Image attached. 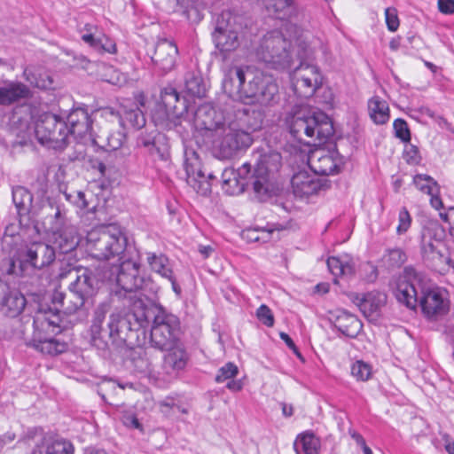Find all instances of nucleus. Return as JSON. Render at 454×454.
<instances>
[{
    "label": "nucleus",
    "instance_id": "obj_61",
    "mask_svg": "<svg viewBox=\"0 0 454 454\" xmlns=\"http://www.w3.org/2000/svg\"><path fill=\"white\" fill-rule=\"evenodd\" d=\"M122 423L125 427L129 428L137 429L139 431H143V426L139 422L138 419L135 414L126 413L122 416Z\"/></svg>",
    "mask_w": 454,
    "mask_h": 454
},
{
    "label": "nucleus",
    "instance_id": "obj_64",
    "mask_svg": "<svg viewBox=\"0 0 454 454\" xmlns=\"http://www.w3.org/2000/svg\"><path fill=\"white\" fill-rule=\"evenodd\" d=\"M438 9L442 13H454V0H438Z\"/></svg>",
    "mask_w": 454,
    "mask_h": 454
},
{
    "label": "nucleus",
    "instance_id": "obj_23",
    "mask_svg": "<svg viewBox=\"0 0 454 454\" xmlns=\"http://www.w3.org/2000/svg\"><path fill=\"white\" fill-rule=\"evenodd\" d=\"M178 50L176 45L168 40L157 43L152 61L162 74H167L174 69L177 59Z\"/></svg>",
    "mask_w": 454,
    "mask_h": 454
},
{
    "label": "nucleus",
    "instance_id": "obj_59",
    "mask_svg": "<svg viewBox=\"0 0 454 454\" xmlns=\"http://www.w3.org/2000/svg\"><path fill=\"white\" fill-rule=\"evenodd\" d=\"M385 16L387 28L391 32L396 31L399 27V20L397 17L396 10L395 8H387L385 10Z\"/></svg>",
    "mask_w": 454,
    "mask_h": 454
},
{
    "label": "nucleus",
    "instance_id": "obj_18",
    "mask_svg": "<svg viewBox=\"0 0 454 454\" xmlns=\"http://www.w3.org/2000/svg\"><path fill=\"white\" fill-rule=\"evenodd\" d=\"M293 192L296 197L303 198L325 191L330 187L326 178L318 177L315 173L300 171L291 180Z\"/></svg>",
    "mask_w": 454,
    "mask_h": 454
},
{
    "label": "nucleus",
    "instance_id": "obj_33",
    "mask_svg": "<svg viewBox=\"0 0 454 454\" xmlns=\"http://www.w3.org/2000/svg\"><path fill=\"white\" fill-rule=\"evenodd\" d=\"M26 306L24 295L18 290H9L0 299V311L5 316L15 317L19 316Z\"/></svg>",
    "mask_w": 454,
    "mask_h": 454
},
{
    "label": "nucleus",
    "instance_id": "obj_14",
    "mask_svg": "<svg viewBox=\"0 0 454 454\" xmlns=\"http://www.w3.org/2000/svg\"><path fill=\"white\" fill-rule=\"evenodd\" d=\"M125 317L120 314H111L108 327L112 328L113 345L121 347L131 346L137 338V331L142 326L137 325L130 309Z\"/></svg>",
    "mask_w": 454,
    "mask_h": 454
},
{
    "label": "nucleus",
    "instance_id": "obj_48",
    "mask_svg": "<svg viewBox=\"0 0 454 454\" xmlns=\"http://www.w3.org/2000/svg\"><path fill=\"white\" fill-rule=\"evenodd\" d=\"M162 104L168 111H177L179 103V94L174 88H165L160 94Z\"/></svg>",
    "mask_w": 454,
    "mask_h": 454
},
{
    "label": "nucleus",
    "instance_id": "obj_27",
    "mask_svg": "<svg viewBox=\"0 0 454 454\" xmlns=\"http://www.w3.org/2000/svg\"><path fill=\"white\" fill-rule=\"evenodd\" d=\"M12 201L17 208L20 216V224L27 229L30 228L31 209L33 195L23 186H17L12 189ZM33 231L38 232L37 227L32 223Z\"/></svg>",
    "mask_w": 454,
    "mask_h": 454
},
{
    "label": "nucleus",
    "instance_id": "obj_55",
    "mask_svg": "<svg viewBox=\"0 0 454 454\" xmlns=\"http://www.w3.org/2000/svg\"><path fill=\"white\" fill-rule=\"evenodd\" d=\"M395 136L403 142L411 140V133L407 122L403 119H396L394 121Z\"/></svg>",
    "mask_w": 454,
    "mask_h": 454
},
{
    "label": "nucleus",
    "instance_id": "obj_5",
    "mask_svg": "<svg viewBox=\"0 0 454 454\" xmlns=\"http://www.w3.org/2000/svg\"><path fill=\"white\" fill-rule=\"evenodd\" d=\"M254 54L258 61L273 69H287L294 62L291 42L278 30L270 31L260 39Z\"/></svg>",
    "mask_w": 454,
    "mask_h": 454
},
{
    "label": "nucleus",
    "instance_id": "obj_12",
    "mask_svg": "<svg viewBox=\"0 0 454 454\" xmlns=\"http://www.w3.org/2000/svg\"><path fill=\"white\" fill-rule=\"evenodd\" d=\"M295 57L300 64L290 74L293 90L298 97L309 98L322 83L321 74L316 66L308 62L307 49L298 51Z\"/></svg>",
    "mask_w": 454,
    "mask_h": 454
},
{
    "label": "nucleus",
    "instance_id": "obj_57",
    "mask_svg": "<svg viewBox=\"0 0 454 454\" xmlns=\"http://www.w3.org/2000/svg\"><path fill=\"white\" fill-rule=\"evenodd\" d=\"M398 221H399V223L396 228V232L399 235H402L409 230L411 223V215L405 207H403L400 210Z\"/></svg>",
    "mask_w": 454,
    "mask_h": 454
},
{
    "label": "nucleus",
    "instance_id": "obj_26",
    "mask_svg": "<svg viewBox=\"0 0 454 454\" xmlns=\"http://www.w3.org/2000/svg\"><path fill=\"white\" fill-rule=\"evenodd\" d=\"M71 273L75 274L69 286L87 301L93 297L98 290V279L91 270L82 268L80 270H73Z\"/></svg>",
    "mask_w": 454,
    "mask_h": 454
},
{
    "label": "nucleus",
    "instance_id": "obj_39",
    "mask_svg": "<svg viewBox=\"0 0 454 454\" xmlns=\"http://www.w3.org/2000/svg\"><path fill=\"white\" fill-rule=\"evenodd\" d=\"M147 262L153 271L158 273L164 278H171L173 270L169 260L164 254H147Z\"/></svg>",
    "mask_w": 454,
    "mask_h": 454
},
{
    "label": "nucleus",
    "instance_id": "obj_3",
    "mask_svg": "<svg viewBox=\"0 0 454 454\" xmlns=\"http://www.w3.org/2000/svg\"><path fill=\"white\" fill-rule=\"evenodd\" d=\"M292 136L301 143L311 138L318 144L324 143L334 130L330 118L322 112H315L307 106L295 107L287 118Z\"/></svg>",
    "mask_w": 454,
    "mask_h": 454
},
{
    "label": "nucleus",
    "instance_id": "obj_52",
    "mask_svg": "<svg viewBox=\"0 0 454 454\" xmlns=\"http://www.w3.org/2000/svg\"><path fill=\"white\" fill-rule=\"evenodd\" d=\"M46 454H74L73 446L66 441H56L47 447Z\"/></svg>",
    "mask_w": 454,
    "mask_h": 454
},
{
    "label": "nucleus",
    "instance_id": "obj_51",
    "mask_svg": "<svg viewBox=\"0 0 454 454\" xmlns=\"http://www.w3.org/2000/svg\"><path fill=\"white\" fill-rule=\"evenodd\" d=\"M247 184V182H243L238 176H235L225 184H222V188L229 195H238L245 191V187Z\"/></svg>",
    "mask_w": 454,
    "mask_h": 454
},
{
    "label": "nucleus",
    "instance_id": "obj_10",
    "mask_svg": "<svg viewBox=\"0 0 454 454\" xmlns=\"http://www.w3.org/2000/svg\"><path fill=\"white\" fill-rule=\"evenodd\" d=\"M56 258L54 248L50 243L43 241H26L13 258L8 261V274H15V261L20 266H30L41 270L51 264Z\"/></svg>",
    "mask_w": 454,
    "mask_h": 454
},
{
    "label": "nucleus",
    "instance_id": "obj_21",
    "mask_svg": "<svg viewBox=\"0 0 454 454\" xmlns=\"http://www.w3.org/2000/svg\"><path fill=\"white\" fill-rule=\"evenodd\" d=\"M352 301L358 306L361 312L369 320H377L382 307L387 303V294L372 291L365 294H354Z\"/></svg>",
    "mask_w": 454,
    "mask_h": 454
},
{
    "label": "nucleus",
    "instance_id": "obj_25",
    "mask_svg": "<svg viewBox=\"0 0 454 454\" xmlns=\"http://www.w3.org/2000/svg\"><path fill=\"white\" fill-rule=\"evenodd\" d=\"M407 281L400 282L395 290V297L400 303L409 309H414L419 300L415 281L419 280V274L412 267L404 270Z\"/></svg>",
    "mask_w": 454,
    "mask_h": 454
},
{
    "label": "nucleus",
    "instance_id": "obj_30",
    "mask_svg": "<svg viewBox=\"0 0 454 454\" xmlns=\"http://www.w3.org/2000/svg\"><path fill=\"white\" fill-rule=\"evenodd\" d=\"M29 97V88L20 82L5 81L0 84V106H8Z\"/></svg>",
    "mask_w": 454,
    "mask_h": 454
},
{
    "label": "nucleus",
    "instance_id": "obj_22",
    "mask_svg": "<svg viewBox=\"0 0 454 454\" xmlns=\"http://www.w3.org/2000/svg\"><path fill=\"white\" fill-rule=\"evenodd\" d=\"M54 248L55 254H69L73 252L79 244V238L75 227L64 225L52 231L49 239Z\"/></svg>",
    "mask_w": 454,
    "mask_h": 454
},
{
    "label": "nucleus",
    "instance_id": "obj_47",
    "mask_svg": "<svg viewBox=\"0 0 454 454\" xmlns=\"http://www.w3.org/2000/svg\"><path fill=\"white\" fill-rule=\"evenodd\" d=\"M406 261V255L401 248L387 250L383 257V262L390 268L401 267Z\"/></svg>",
    "mask_w": 454,
    "mask_h": 454
},
{
    "label": "nucleus",
    "instance_id": "obj_6",
    "mask_svg": "<svg viewBox=\"0 0 454 454\" xmlns=\"http://www.w3.org/2000/svg\"><path fill=\"white\" fill-rule=\"evenodd\" d=\"M126 247L127 238L117 225L103 226L87 234V251L98 260L119 256Z\"/></svg>",
    "mask_w": 454,
    "mask_h": 454
},
{
    "label": "nucleus",
    "instance_id": "obj_41",
    "mask_svg": "<svg viewBox=\"0 0 454 454\" xmlns=\"http://www.w3.org/2000/svg\"><path fill=\"white\" fill-rule=\"evenodd\" d=\"M294 446L298 453L302 450L305 454H317L319 440L313 434L306 433L301 434Z\"/></svg>",
    "mask_w": 454,
    "mask_h": 454
},
{
    "label": "nucleus",
    "instance_id": "obj_7",
    "mask_svg": "<svg viewBox=\"0 0 454 454\" xmlns=\"http://www.w3.org/2000/svg\"><path fill=\"white\" fill-rule=\"evenodd\" d=\"M209 143L216 158L227 160L247 149L253 143V137L248 131L232 124H224L220 129H216V133H212Z\"/></svg>",
    "mask_w": 454,
    "mask_h": 454
},
{
    "label": "nucleus",
    "instance_id": "obj_38",
    "mask_svg": "<svg viewBox=\"0 0 454 454\" xmlns=\"http://www.w3.org/2000/svg\"><path fill=\"white\" fill-rule=\"evenodd\" d=\"M327 267L330 272L335 277L352 276L355 273V266L351 260L332 256L327 259ZM334 283L338 281L334 278Z\"/></svg>",
    "mask_w": 454,
    "mask_h": 454
},
{
    "label": "nucleus",
    "instance_id": "obj_50",
    "mask_svg": "<svg viewBox=\"0 0 454 454\" xmlns=\"http://www.w3.org/2000/svg\"><path fill=\"white\" fill-rule=\"evenodd\" d=\"M239 372V369L233 363H227L224 366L218 370V373L215 376V381L218 383L224 382L227 380H231Z\"/></svg>",
    "mask_w": 454,
    "mask_h": 454
},
{
    "label": "nucleus",
    "instance_id": "obj_34",
    "mask_svg": "<svg viewBox=\"0 0 454 454\" xmlns=\"http://www.w3.org/2000/svg\"><path fill=\"white\" fill-rule=\"evenodd\" d=\"M17 230L16 224L7 225L2 238V248L9 254L10 258H13L14 254L23 246L21 235Z\"/></svg>",
    "mask_w": 454,
    "mask_h": 454
},
{
    "label": "nucleus",
    "instance_id": "obj_44",
    "mask_svg": "<svg viewBox=\"0 0 454 454\" xmlns=\"http://www.w3.org/2000/svg\"><path fill=\"white\" fill-rule=\"evenodd\" d=\"M91 343L98 349H106L109 344H113L112 328L106 326L100 327L98 333H90Z\"/></svg>",
    "mask_w": 454,
    "mask_h": 454
},
{
    "label": "nucleus",
    "instance_id": "obj_56",
    "mask_svg": "<svg viewBox=\"0 0 454 454\" xmlns=\"http://www.w3.org/2000/svg\"><path fill=\"white\" fill-rule=\"evenodd\" d=\"M256 317L258 320L268 327H271L274 325V316L270 309L265 305H261L256 310Z\"/></svg>",
    "mask_w": 454,
    "mask_h": 454
},
{
    "label": "nucleus",
    "instance_id": "obj_15",
    "mask_svg": "<svg viewBox=\"0 0 454 454\" xmlns=\"http://www.w3.org/2000/svg\"><path fill=\"white\" fill-rule=\"evenodd\" d=\"M104 121L99 123L98 131L90 134L93 145L104 151H115L121 147L125 135L124 132L115 129L118 123L114 119L103 114Z\"/></svg>",
    "mask_w": 454,
    "mask_h": 454
},
{
    "label": "nucleus",
    "instance_id": "obj_62",
    "mask_svg": "<svg viewBox=\"0 0 454 454\" xmlns=\"http://www.w3.org/2000/svg\"><path fill=\"white\" fill-rule=\"evenodd\" d=\"M404 154L408 163L418 164L420 161L419 149L413 145L406 146Z\"/></svg>",
    "mask_w": 454,
    "mask_h": 454
},
{
    "label": "nucleus",
    "instance_id": "obj_54",
    "mask_svg": "<svg viewBox=\"0 0 454 454\" xmlns=\"http://www.w3.org/2000/svg\"><path fill=\"white\" fill-rule=\"evenodd\" d=\"M273 232L272 230L259 231L257 229L247 230L243 232L244 237L250 242H265L269 236Z\"/></svg>",
    "mask_w": 454,
    "mask_h": 454
},
{
    "label": "nucleus",
    "instance_id": "obj_32",
    "mask_svg": "<svg viewBox=\"0 0 454 454\" xmlns=\"http://www.w3.org/2000/svg\"><path fill=\"white\" fill-rule=\"evenodd\" d=\"M333 324L336 329L349 338H356L363 329V324L358 317L344 310L338 311Z\"/></svg>",
    "mask_w": 454,
    "mask_h": 454
},
{
    "label": "nucleus",
    "instance_id": "obj_31",
    "mask_svg": "<svg viewBox=\"0 0 454 454\" xmlns=\"http://www.w3.org/2000/svg\"><path fill=\"white\" fill-rule=\"evenodd\" d=\"M168 353L164 356L163 369L168 374L183 370L188 360V355L181 343L176 344L173 348H165Z\"/></svg>",
    "mask_w": 454,
    "mask_h": 454
},
{
    "label": "nucleus",
    "instance_id": "obj_9",
    "mask_svg": "<svg viewBox=\"0 0 454 454\" xmlns=\"http://www.w3.org/2000/svg\"><path fill=\"white\" fill-rule=\"evenodd\" d=\"M281 159V154L274 151L259 154L251 178L254 192L260 200L270 197L275 192L277 189L275 176L280 168Z\"/></svg>",
    "mask_w": 454,
    "mask_h": 454
},
{
    "label": "nucleus",
    "instance_id": "obj_20",
    "mask_svg": "<svg viewBox=\"0 0 454 454\" xmlns=\"http://www.w3.org/2000/svg\"><path fill=\"white\" fill-rule=\"evenodd\" d=\"M104 115L106 119L108 117L114 119L118 123V126L122 128L129 126L130 128L139 129L146 123L145 114L135 104H131L130 106L122 105L120 112L117 114H115L112 109H106L104 111Z\"/></svg>",
    "mask_w": 454,
    "mask_h": 454
},
{
    "label": "nucleus",
    "instance_id": "obj_60",
    "mask_svg": "<svg viewBox=\"0 0 454 454\" xmlns=\"http://www.w3.org/2000/svg\"><path fill=\"white\" fill-rule=\"evenodd\" d=\"M82 268H76L73 263L71 262H61L58 277L60 279L70 278H74L75 277V274L71 273L73 270H80Z\"/></svg>",
    "mask_w": 454,
    "mask_h": 454
},
{
    "label": "nucleus",
    "instance_id": "obj_1",
    "mask_svg": "<svg viewBox=\"0 0 454 454\" xmlns=\"http://www.w3.org/2000/svg\"><path fill=\"white\" fill-rule=\"evenodd\" d=\"M228 97L245 105L267 106L278 101V86L275 79L263 71L248 66L229 67L223 80Z\"/></svg>",
    "mask_w": 454,
    "mask_h": 454
},
{
    "label": "nucleus",
    "instance_id": "obj_36",
    "mask_svg": "<svg viewBox=\"0 0 454 454\" xmlns=\"http://www.w3.org/2000/svg\"><path fill=\"white\" fill-rule=\"evenodd\" d=\"M370 117L376 124H385L389 119V108L386 101L373 97L368 102Z\"/></svg>",
    "mask_w": 454,
    "mask_h": 454
},
{
    "label": "nucleus",
    "instance_id": "obj_43",
    "mask_svg": "<svg viewBox=\"0 0 454 454\" xmlns=\"http://www.w3.org/2000/svg\"><path fill=\"white\" fill-rule=\"evenodd\" d=\"M416 187L424 193L433 195L439 193V185L433 177L427 175L419 174L413 178Z\"/></svg>",
    "mask_w": 454,
    "mask_h": 454
},
{
    "label": "nucleus",
    "instance_id": "obj_37",
    "mask_svg": "<svg viewBox=\"0 0 454 454\" xmlns=\"http://www.w3.org/2000/svg\"><path fill=\"white\" fill-rule=\"evenodd\" d=\"M25 79L32 85L42 90L53 89V79L40 69L26 67L23 72Z\"/></svg>",
    "mask_w": 454,
    "mask_h": 454
},
{
    "label": "nucleus",
    "instance_id": "obj_4",
    "mask_svg": "<svg viewBox=\"0 0 454 454\" xmlns=\"http://www.w3.org/2000/svg\"><path fill=\"white\" fill-rule=\"evenodd\" d=\"M118 289L112 294V301L121 302L123 308L130 309L134 314L137 301L145 306L152 300L144 294L145 279L139 276V263L131 259H127L120 264L116 278Z\"/></svg>",
    "mask_w": 454,
    "mask_h": 454
},
{
    "label": "nucleus",
    "instance_id": "obj_24",
    "mask_svg": "<svg viewBox=\"0 0 454 454\" xmlns=\"http://www.w3.org/2000/svg\"><path fill=\"white\" fill-rule=\"evenodd\" d=\"M51 300L52 303L59 305L63 313L67 315L85 311V305L88 301L69 286L67 292L56 290Z\"/></svg>",
    "mask_w": 454,
    "mask_h": 454
},
{
    "label": "nucleus",
    "instance_id": "obj_2",
    "mask_svg": "<svg viewBox=\"0 0 454 454\" xmlns=\"http://www.w3.org/2000/svg\"><path fill=\"white\" fill-rule=\"evenodd\" d=\"M136 308L133 317L139 326L146 327L153 321L150 341L153 348L164 350L179 343L176 337L179 322L176 316L167 313L153 302L145 306L137 301Z\"/></svg>",
    "mask_w": 454,
    "mask_h": 454
},
{
    "label": "nucleus",
    "instance_id": "obj_53",
    "mask_svg": "<svg viewBox=\"0 0 454 454\" xmlns=\"http://www.w3.org/2000/svg\"><path fill=\"white\" fill-rule=\"evenodd\" d=\"M59 313H43L39 314L35 319V323H40L41 325L45 328L46 326L56 327L59 325Z\"/></svg>",
    "mask_w": 454,
    "mask_h": 454
},
{
    "label": "nucleus",
    "instance_id": "obj_46",
    "mask_svg": "<svg viewBox=\"0 0 454 454\" xmlns=\"http://www.w3.org/2000/svg\"><path fill=\"white\" fill-rule=\"evenodd\" d=\"M104 74L102 79L111 84L121 86L127 82V77L124 74L115 69L111 66H103Z\"/></svg>",
    "mask_w": 454,
    "mask_h": 454
},
{
    "label": "nucleus",
    "instance_id": "obj_28",
    "mask_svg": "<svg viewBox=\"0 0 454 454\" xmlns=\"http://www.w3.org/2000/svg\"><path fill=\"white\" fill-rule=\"evenodd\" d=\"M67 123L69 124V136L74 135L82 137L95 132L92 128V121L85 107L72 109L67 115Z\"/></svg>",
    "mask_w": 454,
    "mask_h": 454
},
{
    "label": "nucleus",
    "instance_id": "obj_42",
    "mask_svg": "<svg viewBox=\"0 0 454 454\" xmlns=\"http://www.w3.org/2000/svg\"><path fill=\"white\" fill-rule=\"evenodd\" d=\"M185 90L188 94L202 98L206 94V87L200 75L188 74L185 77Z\"/></svg>",
    "mask_w": 454,
    "mask_h": 454
},
{
    "label": "nucleus",
    "instance_id": "obj_17",
    "mask_svg": "<svg viewBox=\"0 0 454 454\" xmlns=\"http://www.w3.org/2000/svg\"><path fill=\"white\" fill-rule=\"evenodd\" d=\"M419 304L424 316L431 321L441 319L450 309L449 301L439 289L423 290Z\"/></svg>",
    "mask_w": 454,
    "mask_h": 454
},
{
    "label": "nucleus",
    "instance_id": "obj_8",
    "mask_svg": "<svg viewBox=\"0 0 454 454\" xmlns=\"http://www.w3.org/2000/svg\"><path fill=\"white\" fill-rule=\"evenodd\" d=\"M242 30V18L229 11L223 12L217 19L212 37L223 60L239 47Z\"/></svg>",
    "mask_w": 454,
    "mask_h": 454
},
{
    "label": "nucleus",
    "instance_id": "obj_35",
    "mask_svg": "<svg viewBox=\"0 0 454 454\" xmlns=\"http://www.w3.org/2000/svg\"><path fill=\"white\" fill-rule=\"evenodd\" d=\"M266 10L276 18L286 20L294 13L293 0H262Z\"/></svg>",
    "mask_w": 454,
    "mask_h": 454
},
{
    "label": "nucleus",
    "instance_id": "obj_11",
    "mask_svg": "<svg viewBox=\"0 0 454 454\" xmlns=\"http://www.w3.org/2000/svg\"><path fill=\"white\" fill-rule=\"evenodd\" d=\"M35 133L40 144L55 150L65 148L69 137L67 123L51 113H44L39 116Z\"/></svg>",
    "mask_w": 454,
    "mask_h": 454
},
{
    "label": "nucleus",
    "instance_id": "obj_40",
    "mask_svg": "<svg viewBox=\"0 0 454 454\" xmlns=\"http://www.w3.org/2000/svg\"><path fill=\"white\" fill-rule=\"evenodd\" d=\"M152 141V145L146 152L154 158L166 160L168 155V145L165 135L156 132L154 139Z\"/></svg>",
    "mask_w": 454,
    "mask_h": 454
},
{
    "label": "nucleus",
    "instance_id": "obj_45",
    "mask_svg": "<svg viewBox=\"0 0 454 454\" xmlns=\"http://www.w3.org/2000/svg\"><path fill=\"white\" fill-rule=\"evenodd\" d=\"M109 310L110 304L108 302H102L97 306L93 313L90 333H98L100 327L104 326V322Z\"/></svg>",
    "mask_w": 454,
    "mask_h": 454
},
{
    "label": "nucleus",
    "instance_id": "obj_29",
    "mask_svg": "<svg viewBox=\"0 0 454 454\" xmlns=\"http://www.w3.org/2000/svg\"><path fill=\"white\" fill-rule=\"evenodd\" d=\"M84 31L85 33L82 35V41L95 51L100 53L107 52L113 54L116 52L115 43L105 34L99 32L97 27L86 24Z\"/></svg>",
    "mask_w": 454,
    "mask_h": 454
},
{
    "label": "nucleus",
    "instance_id": "obj_13",
    "mask_svg": "<svg viewBox=\"0 0 454 454\" xmlns=\"http://www.w3.org/2000/svg\"><path fill=\"white\" fill-rule=\"evenodd\" d=\"M184 167L187 184L198 193L207 195L215 176L212 172L205 173L201 160L194 150H185Z\"/></svg>",
    "mask_w": 454,
    "mask_h": 454
},
{
    "label": "nucleus",
    "instance_id": "obj_58",
    "mask_svg": "<svg viewBox=\"0 0 454 454\" xmlns=\"http://www.w3.org/2000/svg\"><path fill=\"white\" fill-rule=\"evenodd\" d=\"M66 199L74 203L77 207L81 209L87 208L89 203L85 198V194L82 192H74V193H65Z\"/></svg>",
    "mask_w": 454,
    "mask_h": 454
},
{
    "label": "nucleus",
    "instance_id": "obj_63",
    "mask_svg": "<svg viewBox=\"0 0 454 454\" xmlns=\"http://www.w3.org/2000/svg\"><path fill=\"white\" fill-rule=\"evenodd\" d=\"M157 131L154 130L148 134H140L139 137L137 139V145L138 147H142L145 150H147L149 146L152 145V140L154 139L155 133Z\"/></svg>",
    "mask_w": 454,
    "mask_h": 454
},
{
    "label": "nucleus",
    "instance_id": "obj_19",
    "mask_svg": "<svg viewBox=\"0 0 454 454\" xmlns=\"http://www.w3.org/2000/svg\"><path fill=\"white\" fill-rule=\"evenodd\" d=\"M193 123L197 129L205 131L204 136L207 139L225 124L223 114L209 104H203L196 109Z\"/></svg>",
    "mask_w": 454,
    "mask_h": 454
},
{
    "label": "nucleus",
    "instance_id": "obj_16",
    "mask_svg": "<svg viewBox=\"0 0 454 454\" xmlns=\"http://www.w3.org/2000/svg\"><path fill=\"white\" fill-rule=\"evenodd\" d=\"M308 163L316 175L328 176L340 172L343 160L337 151L319 148L309 154Z\"/></svg>",
    "mask_w": 454,
    "mask_h": 454
},
{
    "label": "nucleus",
    "instance_id": "obj_49",
    "mask_svg": "<svg viewBox=\"0 0 454 454\" xmlns=\"http://www.w3.org/2000/svg\"><path fill=\"white\" fill-rule=\"evenodd\" d=\"M351 373L357 380L365 381L370 379L372 369L368 364L356 361L351 367Z\"/></svg>",
    "mask_w": 454,
    "mask_h": 454
}]
</instances>
